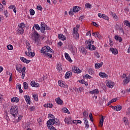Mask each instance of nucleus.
Here are the masks:
<instances>
[{
    "label": "nucleus",
    "instance_id": "nucleus-20",
    "mask_svg": "<svg viewBox=\"0 0 130 130\" xmlns=\"http://www.w3.org/2000/svg\"><path fill=\"white\" fill-rule=\"evenodd\" d=\"M124 85H126V84H128L130 82V75L127 76L126 79H124Z\"/></svg>",
    "mask_w": 130,
    "mask_h": 130
},
{
    "label": "nucleus",
    "instance_id": "nucleus-45",
    "mask_svg": "<svg viewBox=\"0 0 130 130\" xmlns=\"http://www.w3.org/2000/svg\"><path fill=\"white\" fill-rule=\"evenodd\" d=\"M48 128L50 130H56L53 126L48 125Z\"/></svg>",
    "mask_w": 130,
    "mask_h": 130
},
{
    "label": "nucleus",
    "instance_id": "nucleus-29",
    "mask_svg": "<svg viewBox=\"0 0 130 130\" xmlns=\"http://www.w3.org/2000/svg\"><path fill=\"white\" fill-rule=\"evenodd\" d=\"M44 56L46 57H49V58H52V54L49 53H46L45 54H44Z\"/></svg>",
    "mask_w": 130,
    "mask_h": 130
},
{
    "label": "nucleus",
    "instance_id": "nucleus-64",
    "mask_svg": "<svg viewBox=\"0 0 130 130\" xmlns=\"http://www.w3.org/2000/svg\"><path fill=\"white\" fill-rule=\"evenodd\" d=\"M127 115H129L130 114V107L128 109L127 111L126 112Z\"/></svg>",
    "mask_w": 130,
    "mask_h": 130
},
{
    "label": "nucleus",
    "instance_id": "nucleus-19",
    "mask_svg": "<svg viewBox=\"0 0 130 130\" xmlns=\"http://www.w3.org/2000/svg\"><path fill=\"white\" fill-rule=\"evenodd\" d=\"M84 124L86 128H89V121L87 120L86 118H84Z\"/></svg>",
    "mask_w": 130,
    "mask_h": 130
},
{
    "label": "nucleus",
    "instance_id": "nucleus-36",
    "mask_svg": "<svg viewBox=\"0 0 130 130\" xmlns=\"http://www.w3.org/2000/svg\"><path fill=\"white\" fill-rule=\"evenodd\" d=\"M23 87H24V89L25 90H27V89H28V83L26 82H23Z\"/></svg>",
    "mask_w": 130,
    "mask_h": 130
},
{
    "label": "nucleus",
    "instance_id": "nucleus-60",
    "mask_svg": "<svg viewBox=\"0 0 130 130\" xmlns=\"http://www.w3.org/2000/svg\"><path fill=\"white\" fill-rule=\"evenodd\" d=\"M26 48L28 50V52L31 51V46H30L29 45H27L26 46Z\"/></svg>",
    "mask_w": 130,
    "mask_h": 130
},
{
    "label": "nucleus",
    "instance_id": "nucleus-28",
    "mask_svg": "<svg viewBox=\"0 0 130 130\" xmlns=\"http://www.w3.org/2000/svg\"><path fill=\"white\" fill-rule=\"evenodd\" d=\"M115 39L117 40V41H119V42H121V41H122V39L121 38V37L118 36H115Z\"/></svg>",
    "mask_w": 130,
    "mask_h": 130
},
{
    "label": "nucleus",
    "instance_id": "nucleus-51",
    "mask_svg": "<svg viewBox=\"0 0 130 130\" xmlns=\"http://www.w3.org/2000/svg\"><path fill=\"white\" fill-rule=\"evenodd\" d=\"M85 8H87V9H91V5L89 3H86L85 4Z\"/></svg>",
    "mask_w": 130,
    "mask_h": 130
},
{
    "label": "nucleus",
    "instance_id": "nucleus-48",
    "mask_svg": "<svg viewBox=\"0 0 130 130\" xmlns=\"http://www.w3.org/2000/svg\"><path fill=\"white\" fill-rule=\"evenodd\" d=\"M98 38L99 39H101V35L99 34V32H96V38Z\"/></svg>",
    "mask_w": 130,
    "mask_h": 130
},
{
    "label": "nucleus",
    "instance_id": "nucleus-39",
    "mask_svg": "<svg viewBox=\"0 0 130 130\" xmlns=\"http://www.w3.org/2000/svg\"><path fill=\"white\" fill-rule=\"evenodd\" d=\"M83 116L86 118L88 116V111L87 110H84L83 112Z\"/></svg>",
    "mask_w": 130,
    "mask_h": 130
},
{
    "label": "nucleus",
    "instance_id": "nucleus-44",
    "mask_svg": "<svg viewBox=\"0 0 130 130\" xmlns=\"http://www.w3.org/2000/svg\"><path fill=\"white\" fill-rule=\"evenodd\" d=\"M7 48H8V50H13V49L14 48L13 47V45H8L7 46Z\"/></svg>",
    "mask_w": 130,
    "mask_h": 130
},
{
    "label": "nucleus",
    "instance_id": "nucleus-11",
    "mask_svg": "<svg viewBox=\"0 0 130 130\" xmlns=\"http://www.w3.org/2000/svg\"><path fill=\"white\" fill-rule=\"evenodd\" d=\"M30 85L32 87H34L35 88H38L40 86L38 83H36L34 81H31Z\"/></svg>",
    "mask_w": 130,
    "mask_h": 130
},
{
    "label": "nucleus",
    "instance_id": "nucleus-50",
    "mask_svg": "<svg viewBox=\"0 0 130 130\" xmlns=\"http://www.w3.org/2000/svg\"><path fill=\"white\" fill-rule=\"evenodd\" d=\"M16 71H18V73H22V68L16 66Z\"/></svg>",
    "mask_w": 130,
    "mask_h": 130
},
{
    "label": "nucleus",
    "instance_id": "nucleus-12",
    "mask_svg": "<svg viewBox=\"0 0 130 130\" xmlns=\"http://www.w3.org/2000/svg\"><path fill=\"white\" fill-rule=\"evenodd\" d=\"M24 99L25 100L27 104L30 105L31 104V99L29 95H24Z\"/></svg>",
    "mask_w": 130,
    "mask_h": 130
},
{
    "label": "nucleus",
    "instance_id": "nucleus-52",
    "mask_svg": "<svg viewBox=\"0 0 130 130\" xmlns=\"http://www.w3.org/2000/svg\"><path fill=\"white\" fill-rule=\"evenodd\" d=\"M113 18L116 21L118 20V17H117V15H116V14H114V15L113 16Z\"/></svg>",
    "mask_w": 130,
    "mask_h": 130
},
{
    "label": "nucleus",
    "instance_id": "nucleus-43",
    "mask_svg": "<svg viewBox=\"0 0 130 130\" xmlns=\"http://www.w3.org/2000/svg\"><path fill=\"white\" fill-rule=\"evenodd\" d=\"M19 26V28H24L25 27V23L24 22H22L21 23H20V24L18 25Z\"/></svg>",
    "mask_w": 130,
    "mask_h": 130
},
{
    "label": "nucleus",
    "instance_id": "nucleus-34",
    "mask_svg": "<svg viewBox=\"0 0 130 130\" xmlns=\"http://www.w3.org/2000/svg\"><path fill=\"white\" fill-rule=\"evenodd\" d=\"M32 97H33L35 101H38V95L37 94L34 93L32 95Z\"/></svg>",
    "mask_w": 130,
    "mask_h": 130
},
{
    "label": "nucleus",
    "instance_id": "nucleus-24",
    "mask_svg": "<svg viewBox=\"0 0 130 130\" xmlns=\"http://www.w3.org/2000/svg\"><path fill=\"white\" fill-rule=\"evenodd\" d=\"M123 121H124L125 125H128L129 122H128V119L125 117L123 118Z\"/></svg>",
    "mask_w": 130,
    "mask_h": 130
},
{
    "label": "nucleus",
    "instance_id": "nucleus-27",
    "mask_svg": "<svg viewBox=\"0 0 130 130\" xmlns=\"http://www.w3.org/2000/svg\"><path fill=\"white\" fill-rule=\"evenodd\" d=\"M90 94H99V90L98 89H94L92 91H89Z\"/></svg>",
    "mask_w": 130,
    "mask_h": 130
},
{
    "label": "nucleus",
    "instance_id": "nucleus-38",
    "mask_svg": "<svg viewBox=\"0 0 130 130\" xmlns=\"http://www.w3.org/2000/svg\"><path fill=\"white\" fill-rule=\"evenodd\" d=\"M18 32L19 33V34H23V33H24V29H23V28L19 27Z\"/></svg>",
    "mask_w": 130,
    "mask_h": 130
},
{
    "label": "nucleus",
    "instance_id": "nucleus-46",
    "mask_svg": "<svg viewBox=\"0 0 130 130\" xmlns=\"http://www.w3.org/2000/svg\"><path fill=\"white\" fill-rule=\"evenodd\" d=\"M84 90V88L83 87H79L78 88H77V91L78 92V93H81L82 91Z\"/></svg>",
    "mask_w": 130,
    "mask_h": 130
},
{
    "label": "nucleus",
    "instance_id": "nucleus-63",
    "mask_svg": "<svg viewBox=\"0 0 130 130\" xmlns=\"http://www.w3.org/2000/svg\"><path fill=\"white\" fill-rule=\"evenodd\" d=\"M85 77H86V79H91V78H92V77H91V76H90L88 74L85 75Z\"/></svg>",
    "mask_w": 130,
    "mask_h": 130
},
{
    "label": "nucleus",
    "instance_id": "nucleus-6",
    "mask_svg": "<svg viewBox=\"0 0 130 130\" xmlns=\"http://www.w3.org/2000/svg\"><path fill=\"white\" fill-rule=\"evenodd\" d=\"M41 33H45V30H49L50 28L45 24L44 22H41Z\"/></svg>",
    "mask_w": 130,
    "mask_h": 130
},
{
    "label": "nucleus",
    "instance_id": "nucleus-53",
    "mask_svg": "<svg viewBox=\"0 0 130 130\" xmlns=\"http://www.w3.org/2000/svg\"><path fill=\"white\" fill-rule=\"evenodd\" d=\"M89 118H90V120H91V121L93 122V115H92V113H90L89 114Z\"/></svg>",
    "mask_w": 130,
    "mask_h": 130
},
{
    "label": "nucleus",
    "instance_id": "nucleus-57",
    "mask_svg": "<svg viewBox=\"0 0 130 130\" xmlns=\"http://www.w3.org/2000/svg\"><path fill=\"white\" fill-rule=\"evenodd\" d=\"M88 73H89V75H93V74L94 73V72L93 71V70L92 69H89L88 70Z\"/></svg>",
    "mask_w": 130,
    "mask_h": 130
},
{
    "label": "nucleus",
    "instance_id": "nucleus-13",
    "mask_svg": "<svg viewBox=\"0 0 130 130\" xmlns=\"http://www.w3.org/2000/svg\"><path fill=\"white\" fill-rule=\"evenodd\" d=\"M110 51H111L112 53L115 54V55H116V54L118 53V51L117 50V49H114L113 48H110Z\"/></svg>",
    "mask_w": 130,
    "mask_h": 130
},
{
    "label": "nucleus",
    "instance_id": "nucleus-4",
    "mask_svg": "<svg viewBox=\"0 0 130 130\" xmlns=\"http://www.w3.org/2000/svg\"><path fill=\"white\" fill-rule=\"evenodd\" d=\"M94 43V41H92V40H89L88 41H85V45L86 47H85L86 49H89V50H95L96 47L95 46L92 45Z\"/></svg>",
    "mask_w": 130,
    "mask_h": 130
},
{
    "label": "nucleus",
    "instance_id": "nucleus-15",
    "mask_svg": "<svg viewBox=\"0 0 130 130\" xmlns=\"http://www.w3.org/2000/svg\"><path fill=\"white\" fill-rule=\"evenodd\" d=\"M64 54H65V57L66 59L68 60L69 62H73V60H72V59L71 58L70 55H69L68 53H65Z\"/></svg>",
    "mask_w": 130,
    "mask_h": 130
},
{
    "label": "nucleus",
    "instance_id": "nucleus-14",
    "mask_svg": "<svg viewBox=\"0 0 130 130\" xmlns=\"http://www.w3.org/2000/svg\"><path fill=\"white\" fill-rule=\"evenodd\" d=\"M79 11H81V8L78 7V6H74L73 8V12L74 13H78Z\"/></svg>",
    "mask_w": 130,
    "mask_h": 130
},
{
    "label": "nucleus",
    "instance_id": "nucleus-2",
    "mask_svg": "<svg viewBox=\"0 0 130 130\" xmlns=\"http://www.w3.org/2000/svg\"><path fill=\"white\" fill-rule=\"evenodd\" d=\"M48 115L51 119L47 122V125H53L55 123H56L58 126L60 125L59 120H57V119L54 118V116H53L52 114H49Z\"/></svg>",
    "mask_w": 130,
    "mask_h": 130
},
{
    "label": "nucleus",
    "instance_id": "nucleus-41",
    "mask_svg": "<svg viewBox=\"0 0 130 130\" xmlns=\"http://www.w3.org/2000/svg\"><path fill=\"white\" fill-rule=\"evenodd\" d=\"M103 19H104L105 20H106L107 21H108L109 20V18L108 16H107L106 15L104 14L103 15V17H102Z\"/></svg>",
    "mask_w": 130,
    "mask_h": 130
},
{
    "label": "nucleus",
    "instance_id": "nucleus-16",
    "mask_svg": "<svg viewBox=\"0 0 130 130\" xmlns=\"http://www.w3.org/2000/svg\"><path fill=\"white\" fill-rule=\"evenodd\" d=\"M58 37L59 39H61V40H62V41H64V40H67V38L65 36H63V35L60 34H59L58 36Z\"/></svg>",
    "mask_w": 130,
    "mask_h": 130
},
{
    "label": "nucleus",
    "instance_id": "nucleus-17",
    "mask_svg": "<svg viewBox=\"0 0 130 130\" xmlns=\"http://www.w3.org/2000/svg\"><path fill=\"white\" fill-rule=\"evenodd\" d=\"M55 100L56 103H57V104L60 105H61L62 104L63 102L62 101V100H61V99H60V97H58V98L55 99Z\"/></svg>",
    "mask_w": 130,
    "mask_h": 130
},
{
    "label": "nucleus",
    "instance_id": "nucleus-32",
    "mask_svg": "<svg viewBox=\"0 0 130 130\" xmlns=\"http://www.w3.org/2000/svg\"><path fill=\"white\" fill-rule=\"evenodd\" d=\"M44 107H47L48 108L49 107V108H52V107L53 106V105H52V104H46L44 105Z\"/></svg>",
    "mask_w": 130,
    "mask_h": 130
},
{
    "label": "nucleus",
    "instance_id": "nucleus-1",
    "mask_svg": "<svg viewBox=\"0 0 130 130\" xmlns=\"http://www.w3.org/2000/svg\"><path fill=\"white\" fill-rule=\"evenodd\" d=\"M32 30H34V32L31 35V38L32 40H34V41L37 43V45L40 46V45H41V42H40V39H39L40 35H39V34H38V32L35 30L34 26L32 27Z\"/></svg>",
    "mask_w": 130,
    "mask_h": 130
},
{
    "label": "nucleus",
    "instance_id": "nucleus-31",
    "mask_svg": "<svg viewBox=\"0 0 130 130\" xmlns=\"http://www.w3.org/2000/svg\"><path fill=\"white\" fill-rule=\"evenodd\" d=\"M104 122V118L103 116H102V118L100 120V124L101 126H103V123Z\"/></svg>",
    "mask_w": 130,
    "mask_h": 130
},
{
    "label": "nucleus",
    "instance_id": "nucleus-47",
    "mask_svg": "<svg viewBox=\"0 0 130 130\" xmlns=\"http://www.w3.org/2000/svg\"><path fill=\"white\" fill-rule=\"evenodd\" d=\"M36 30H40V27L39 26V25L38 24H36L34 25Z\"/></svg>",
    "mask_w": 130,
    "mask_h": 130
},
{
    "label": "nucleus",
    "instance_id": "nucleus-56",
    "mask_svg": "<svg viewBox=\"0 0 130 130\" xmlns=\"http://www.w3.org/2000/svg\"><path fill=\"white\" fill-rule=\"evenodd\" d=\"M37 9H38V10H39L40 11H42V7L41 6V5H38V6H37Z\"/></svg>",
    "mask_w": 130,
    "mask_h": 130
},
{
    "label": "nucleus",
    "instance_id": "nucleus-8",
    "mask_svg": "<svg viewBox=\"0 0 130 130\" xmlns=\"http://www.w3.org/2000/svg\"><path fill=\"white\" fill-rule=\"evenodd\" d=\"M106 83L108 88H113V86H114V82L111 81V80H107Z\"/></svg>",
    "mask_w": 130,
    "mask_h": 130
},
{
    "label": "nucleus",
    "instance_id": "nucleus-3",
    "mask_svg": "<svg viewBox=\"0 0 130 130\" xmlns=\"http://www.w3.org/2000/svg\"><path fill=\"white\" fill-rule=\"evenodd\" d=\"M10 113L12 114L13 117H18V113H19V108L17 105H14L11 107L10 110Z\"/></svg>",
    "mask_w": 130,
    "mask_h": 130
},
{
    "label": "nucleus",
    "instance_id": "nucleus-40",
    "mask_svg": "<svg viewBox=\"0 0 130 130\" xmlns=\"http://www.w3.org/2000/svg\"><path fill=\"white\" fill-rule=\"evenodd\" d=\"M79 83H80V84H84L85 86H88V82H86L83 80H79Z\"/></svg>",
    "mask_w": 130,
    "mask_h": 130
},
{
    "label": "nucleus",
    "instance_id": "nucleus-21",
    "mask_svg": "<svg viewBox=\"0 0 130 130\" xmlns=\"http://www.w3.org/2000/svg\"><path fill=\"white\" fill-rule=\"evenodd\" d=\"M73 75L72 72H67L65 75V79H69Z\"/></svg>",
    "mask_w": 130,
    "mask_h": 130
},
{
    "label": "nucleus",
    "instance_id": "nucleus-54",
    "mask_svg": "<svg viewBox=\"0 0 130 130\" xmlns=\"http://www.w3.org/2000/svg\"><path fill=\"white\" fill-rule=\"evenodd\" d=\"M92 24L93 25V26H95V27H99V24H97L96 22L92 21Z\"/></svg>",
    "mask_w": 130,
    "mask_h": 130
},
{
    "label": "nucleus",
    "instance_id": "nucleus-30",
    "mask_svg": "<svg viewBox=\"0 0 130 130\" xmlns=\"http://www.w3.org/2000/svg\"><path fill=\"white\" fill-rule=\"evenodd\" d=\"M64 122L66 123H67V124H70V123H71V117L66 118L64 119Z\"/></svg>",
    "mask_w": 130,
    "mask_h": 130
},
{
    "label": "nucleus",
    "instance_id": "nucleus-18",
    "mask_svg": "<svg viewBox=\"0 0 130 130\" xmlns=\"http://www.w3.org/2000/svg\"><path fill=\"white\" fill-rule=\"evenodd\" d=\"M20 60H21V61L25 63H29V62H30V60H27V59H26L24 57H21Z\"/></svg>",
    "mask_w": 130,
    "mask_h": 130
},
{
    "label": "nucleus",
    "instance_id": "nucleus-23",
    "mask_svg": "<svg viewBox=\"0 0 130 130\" xmlns=\"http://www.w3.org/2000/svg\"><path fill=\"white\" fill-rule=\"evenodd\" d=\"M99 76H100L101 78H108V75L105 73L100 72L99 73Z\"/></svg>",
    "mask_w": 130,
    "mask_h": 130
},
{
    "label": "nucleus",
    "instance_id": "nucleus-58",
    "mask_svg": "<svg viewBox=\"0 0 130 130\" xmlns=\"http://www.w3.org/2000/svg\"><path fill=\"white\" fill-rule=\"evenodd\" d=\"M94 55H95V56H96V57H98V58H99V57H100V55H99V53L98 52H95L94 53Z\"/></svg>",
    "mask_w": 130,
    "mask_h": 130
},
{
    "label": "nucleus",
    "instance_id": "nucleus-22",
    "mask_svg": "<svg viewBox=\"0 0 130 130\" xmlns=\"http://www.w3.org/2000/svg\"><path fill=\"white\" fill-rule=\"evenodd\" d=\"M102 66H103V62H101V63H96L95 64V69H100Z\"/></svg>",
    "mask_w": 130,
    "mask_h": 130
},
{
    "label": "nucleus",
    "instance_id": "nucleus-61",
    "mask_svg": "<svg viewBox=\"0 0 130 130\" xmlns=\"http://www.w3.org/2000/svg\"><path fill=\"white\" fill-rule=\"evenodd\" d=\"M29 110H30V111H34V110H35V107H34V106L30 107L29 108Z\"/></svg>",
    "mask_w": 130,
    "mask_h": 130
},
{
    "label": "nucleus",
    "instance_id": "nucleus-33",
    "mask_svg": "<svg viewBox=\"0 0 130 130\" xmlns=\"http://www.w3.org/2000/svg\"><path fill=\"white\" fill-rule=\"evenodd\" d=\"M62 110H63L64 113H68V114H71V112H70V111H69V110L67 108H63L62 109Z\"/></svg>",
    "mask_w": 130,
    "mask_h": 130
},
{
    "label": "nucleus",
    "instance_id": "nucleus-10",
    "mask_svg": "<svg viewBox=\"0 0 130 130\" xmlns=\"http://www.w3.org/2000/svg\"><path fill=\"white\" fill-rule=\"evenodd\" d=\"M111 108H113V109L116 110V111H120V110H121L122 109V107L120 105L116 106L115 107L111 106Z\"/></svg>",
    "mask_w": 130,
    "mask_h": 130
},
{
    "label": "nucleus",
    "instance_id": "nucleus-9",
    "mask_svg": "<svg viewBox=\"0 0 130 130\" xmlns=\"http://www.w3.org/2000/svg\"><path fill=\"white\" fill-rule=\"evenodd\" d=\"M72 71L74 72V73H76V74H80V73H82V71L81 70L78 68V67L75 66L72 67Z\"/></svg>",
    "mask_w": 130,
    "mask_h": 130
},
{
    "label": "nucleus",
    "instance_id": "nucleus-62",
    "mask_svg": "<svg viewBox=\"0 0 130 130\" xmlns=\"http://www.w3.org/2000/svg\"><path fill=\"white\" fill-rule=\"evenodd\" d=\"M26 73L22 72V75H21V79H23L24 78H25V74Z\"/></svg>",
    "mask_w": 130,
    "mask_h": 130
},
{
    "label": "nucleus",
    "instance_id": "nucleus-7",
    "mask_svg": "<svg viewBox=\"0 0 130 130\" xmlns=\"http://www.w3.org/2000/svg\"><path fill=\"white\" fill-rule=\"evenodd\" d=\"M78 28L74 27L73 28V37L75 39H78L79 37V33H78Z\"/></svg>",
    "mask_w": 130,
    "mask_h": 130
},
{
    "label": "nucleus",
    "instance_id": "nucleus-5",
    "mask_svg": "<svg viewBox=\"0 0 130 130\" xmlns=\"http://www.w3.org/2000/svg\"><path fill=\"white\" fill-rule=\"evenodd\" d=\"M47 52H54V51L49 46H45L41 49V53H43V55L45 54V53H47Z\"/></svg>",
    "mask_w": 130,
    "mask_h": 130
},
{
    "label": "nucleus",
    "instance_id": "nucleus-42",
    "mask_svg": "<svg viewBox=\"0 0 130 130\" xmlns=\"http://www.w3.org/2000/svg\"><path fill=\"white\" fill-rule=\"evenodd\" d=\"M28 53H29V57H34L35 56V52H28Z\"/></svg>",
    "mask_w": 130,
    "mask_h": 130
},
{
    "label": "nucleus",
    "instance_id": "nucleus-49",
    "mask_svg": "<svg viewBox=\"0 0 130 130\" xmlns=\"http://www.w3.org/2000/svg\"><path fill=\"white\" fill-rule=\"evenodd\" d=\"M58 85L59 86H60V87H64V84H63V83L61 82V81H58Z\"/></svg>",
    "mask_w": 130,
    "mask_h": 130
},
{
    "label": "nucleus",
    "instance_id": "nucleus-59",
    "mask_svg": "<svg viewBox=\"0 0 130 130\" xmlns=\"http://www.w3.org/2000/svg\"><path fill=\"white\" fill-rule=\"evenodd\" d=\"M69 14L71 16H74V12L72 10H71L69 12Z\"/></svg>",
    "mask_w": 130,
    "mask_h": 130
},
{
    "label": "nucleus",
    "instance_id": "nucleus-55",
    "mask_svg": "<svg viewBox=\"0 0 130 130\" xmlns=\"http://www.w3.org/2000/svg\"><path fill=\"white\" fill-rule=\"evenodd\" d=\"M15 5H11L8 8L9 9V10H13L14 8H15Z\"/></svg>",
    "mask_w": 130,
    "mask_h": 130
},
{
    "label": "nucleus",
    "instance_id": "nucleus-26",
    "mask_svg": "<svg viewBox=\"0 0 130 130\" xmlns=\"http://www.w3.org/2000/svg\"><path fill=\"white\" fill-rule=\"evenodd\" d=\"M57 70L60 72V71H62V68H61V63H58L57 64Z\"/></svg>",
    "mask_w": 130,
    "mask_h": 130
},
{
    "label": "nucleus",
    "instance_id": "nucleus-37",
    "mask_svg": "<svg viewBox=\"0 0 130 130\" xmlns=\"http://www.w3.org/2000/svg\"><path fill=\"white\" fill-rule=\"evenodd\" d=\"M29 13L31 16H34L35 15V11L32 9L29 10Z\"/></svg>",
    "mask_w": 130,
    "mask_h": 130
},
{
    "label": "nucleus",
    "instance_id": "nucleus-35",
    "mask_svg": "<svg viewBox=\"0 0 130 130\" xmlns=\"http://www.w3.org/2000/svg\"><path fill=\"white\" fill-rule=\"evenodd\" d=\"M124 25H126V26H127L128 27H129V28H130V22H129V21H128V20H125L124 21Z\"/></svg>",
    "mask_w": 130,
    "mask_h": 130
},
{
    "label": "nucleus",
    "instance_id": "nucleus-25",
    "mask_svg": "<svg viewBox=\"0 0 130 130\" xmlns=\"http://www.w3.org/2000/svg\"><path fill=\"white\" fill-rule=\"evenodd\" d=\"M19 98L17 97H13L11 99V102H16V103H18L19 102Z\"/></svg>",
    "mask_w": 130,
    "mask_h": 130
}]
</instances>
